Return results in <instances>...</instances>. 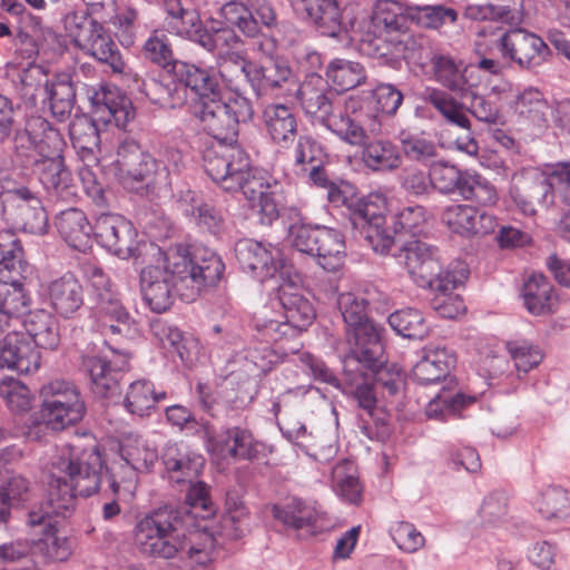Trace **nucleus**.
Returning a JSON list of instances; mask_svg holds the SVG:
<instances>
[{
	"label": "nucleus",
	"mask_w": 570,
	"mask_h": 570,
	"mask_svg": "<svg viewBox=\"0 0 570 570\" xmlns=\"http://www.w3.org/2000/svg\"><path fill=\"white\" fill-rule=\"evenodd\" d=\"M161 458L170 479L177 483L196 480L205 465L200 454L177 443H168Z\"/></svg>",
	"instance_id": "29"
},
{
	"label": "nucleus",
	"mask_w": 570,
	"mask_h": 570,
	"mask_svg": "<svg viewBox=\"0 0 570 570\" xmlns=\"http://www.w3.org/2000/svg\"><path fill=\"white\" fill-rule=\"evenodd\" d=\"M139 473L141 472L118 455V459H115L107 468L108 487L111 493L115 495H119L121 492L132 494L137 487Z\"/></svg>",
	"instance_id": "61"
},
{
	"label": "nucleus",
	"mask_w": 570,
	"mask_h": 570,
	"mask_svg": "<svg viewBox=\"0 0 570 570\" xmlns=\"http://www.w3.org/2000/svg\"><path fill=\"white\" fill-rule=\"evenodd\" d=\"M405 266L411 278L420 286L428 287L434 281L442 278L454 265L443 269L438 248L421 240H412L393 254Z\"/></svg>",
	"instance_id": "18"
},
{
	"label": "nucleus",
	"mask_w": 570,
	"mask_h": 570,
	"mask_svg": "<svg viewBox=\"0 0 570 570\" xmlns=\"http://www.w3.org/2000/svg\"><path fill=\"white\" fill-rule=\"evenodd\" d=\"M52 515L58 517L47 504L29 512L28 523L31 527L43 525L42 537L33 541L31 553L45 561H63L70 554V547L66 537L58 535Z\"/></svg>",
	"instance_id": "20"
},
{
	"label": "nucleus",
	"mask_w": 570,
	"mask_h": 570,
	"mask_svg": "<svg viewBox=\"0 0 570 570\" xmlns=\"http://www.w3.org/2000/svg\"><path fill=\"white\" fill-rule=\"evenodd\" d=\"M167 28L175 35L199 43L207 51H214V40L204 28L197 10L185 8L181 0H168L165 3Z\"/></svg>",
	"instance_id": "25"
},
{
	"label": "nucleus",
	"mask_w": 570,
	"mask_h": 570,
	"mask_svg": "<svg viewBox=\"0 0 570 570\" xmlns=\"http://www.w3.org/2000/svg\"><path fill=\"white\" fill-rule=\"evenodd\" d=\"M456 362L455 355L445 347H429L413 366L414 380L422 385L434 384L445 380Z\"/></svg>",
	"instance_id": "33"
},
{
	"label": "nucleus",
	"mask_w": 570,
	"mask_h": 570,
	"mask_svg": "<svg viewBox=\"0 0 570 570\" xmlns=\"http://www.w3.org/2000/svg\"><path fill=\"white\" fill-rule=\"evenodd\" d=\"M47 505L57 515L67 517L76 498L96 493L102 481V459L96 446L66 445L52 459Z\"/></svg>",
	"instance_id": "4"
},
{
	"label": "nucleus",
	"mask_w": 570,
	"mask_h": 570,
	"mask_svg": "<svg viewBox=\"0 0 570 570\" xmlns=\"http://www.w3.org/2000/svg\"><path fill=\"white\" fill-rule=\"evenodd\" d=\"M298 8L322 36L338 38L352 26L344 19L338 0H299Z\"/></svg>",
	"instance_id": "24"
},
{
	"label": "nucleus",
	"mask_w": 570,
	"mask_h": 570,
	"mask_svg": "<svg viewBox=\"0 0 570 570\" xmlns=\"http://www.w3.org/2000/svg\"><path fill=\"white\" fill-rule=\"evenodd\" d=\"M0 396L12 412L26 413L32 407L33 396L29 387L12 376L0 381Z\"/></svg>",
	"instance_id": "63"
},
{
	"label": "nucleus",
	"mask_w": 570,
	"mask_h": 570,
	"mask_svg": "<svg viewBox=\"0 0 570 570\" xmlns=\"http://www.w3.org/2000/svg\"><path fill=\"white\" fill-rule=\"evenodd\" d=\"M41 99L56 118L66 119L71 114L76 101V89L71 76L59 73L50 78Z\"/></svg>",
	"instance_id": "36"
},
{
	"label": "nucleus",
	"mask_w": 570,
	"mask_h": 570,
	"mask_svg": "<svg viewBox=\"0 0 570 570\" xmlns=\"http://www.w3.org/2000/svg\"><path fill=\"white\" fill-rule=\"evenodd\" d=\"M372 26L379 37H389L407 29V17L399 3L380 1L372 14Z\"/></svg>",
	"instance_id": "49"
},
{
	"label": "nucleus",
	"mask_w": 570,
	"mask_h": 570,
	"mask_svg": "<svg viewBox=\"0 0 570 570\" xmlns=\"http://www.w3.org/2000/svg\"><path fill=\"white\" fill-rule=\"evenodd\" d=\"M39 180L53 199L69 200L76 195L70 171L63 160H36Z\"/></svg>",
	"instance_id": "35"
},
{
	"label": "nucleus",
	"mask_w": 570,
	"mask_h": 570,
	"mask_svg": "<svg viewBox=\"0 0 570 570\" xmlns=\"http://www.w3.org/2000/svg\"><path fill=\"white\" fill-rule=\"evenodd\" d=\"M204 168L210 179L228 193L242 191L259 216L262 225L269 226L279 217L277 183L250 167L248 155L239 146H223L207 150Z\"/></svg>",
	"instance_id": "3"
},
{
	"label": "nucleus",
	"mask_w": 570,
	"mask_h": 570,
	"mask_svg": "<svg viewBox=\"0 0 570 570\" xmlns=\"http://www.w3.org/2000/svg\"><path fill=\"white\" fill-rule=\"evenodd\" d=\"M480 37H490L503 61L509 66L517 65L523 70H534L542 66L550 49L542 38L522 28L505 30L499 27H483Z\"/></svg>",
	"instance_id": "9"
},
{
	"label": "nucleus",
	"mask_w": 570,
	"mask_h": 570,
	"mask_svg": "<svg viewBox=\"0 0 570 570\" xmlns=\"http://www.w3.org/2000/svg\"><path fill=\"white\" fill-rule=\"evenodd\" d=\"M7 199L19 198L22 204L18 205L23 229L31 234H43L47 229L48 217L45 208L38 198L27 187H19L7 190Z\"/></svg>",
	"instance_id": "41"
},
{
	"label": "nucleus",
	"mask_w": 570,
	"mask_h": 570,
	"mask_svg": "<svg viewBox=\"0 0 570 570\" xmlns=\"http://www.w3.org/2000/svg\"><path fill=\"white\" fill-rule=\"evenodd\" d=\"M389 324L401 336L423 340L429 334V325L421 311L406 307L389 316Z\"/></svg>",
	"instance_id": "57"
},
{
	"label": "nucleus",
	"mask_w": 570,
	"mask_h": 570,
	"mask_svg": "<svg viewBox=\"0 0 570 570\" xmlns=\"http://www.w3.org/2000/svg\"><path fill=\"white\" fill-rule=\"evenodd\" d=\"M442 220L452 232L464 236L488 235L497 227L493 215L470 205L449 206Z\"/></svg>",
	"instance_id": "26"
},
{
	"label": "nucleus",
	"mask_w": 570,
	"mask_h": 570,
	"mask_svg": "<svg viewBox=\"0 0 570 570\" xmlns=\"http://www.w3.org/2000/svg\"><path fill=\"white\" fill-rule=\"evenodd\" d=\"M102 303L96 311L105 334L128 335L130 332V315L119 301H110V295L104 293Z\"/></svg>",
	"instance_id": "54"
},
{
	"label": "nucleus",
	"mask_w": 570,
	"mask_h": 570,
	"mask_svg": "<svg viewBox=\"0 0 570 570\" xmlns=\"http://www.w3.org/2000/svg\"><path fill=\"white\" fill-rule=\"evenodd\" d=\"M264 128L273 144L288 148L297 136L298 120L294 111L283 104H269L262 114Z\"/></svg>",
	"instance_id": "28"
},
{
	"label": "nucleus",
	"mask_w": 570,
	"mask_h": 570,
	"mask_svg": "<svg viewBox=\"0 0 570 570\" xmlns=\"http://www.w3.org/2000/svg\"><path fill=\"white\" fill-rule=\"evenodd\" d=\"M26 333L37 347L56 350L60 344L59 324L55 316L46 311L31 313L24 321Z\"/></svg>",
	"instance_id": "44"
},
{
	"label": "nucleus",
	"mask_w": 570,
	"mask_h": 570,
	"mask_svg": "<svg viewBox=\"0 0 570 570\" xmlns=\"http://www.w3.org/2000/svg\"><path fill=\"white\" fill-rule=\"evenodd\" d=\"M468 273L464 264L455 263L454 269H449L442 278L428 286L434 293L431 306L441 317L454 318L464 312L463 299L454 289L463 284Z\"/></svg>",
	"instance_id": "23"
},
{
	"label": "nucleus",
	"mask_w": 570,
	"mask_h": 570,
	"mask_svg": "<svg viewBox=\"0 0 570 570\" xmlns=\"http://www.w3.org/2000/svg\"><path fill=\"white\" fill-rule=\"evenodd\" d=\"M362 150L364 165L373 171H392L402 164V156L399 147L389 139L370 138Z\"/></svg>",
	"instance_id": "42"
},
{
	"label": "nucleus",
	"mask_w": 570,
	"mask_h": 570,
	"mask_svg": "<svg viewBox=\"0 0 570 570\" xmlns=\"http://www.w3.org/2000/svg\"><path fill=\"white\" fill-rule=\"evenodd\" d=\"M383 331V327L372 320L345 331L351 353L345 358L344 372H352L353 366L363 370H375L383 365L385 362L382 341Z\"/></svg>",
	"instance_id": "15"
},
{
	"label": "nucleus",
	"mask_w": 570,
	"mask_h": 570,
	"mask_svg": "<svg viewBox=\"0 0 570 570\" xmlns=\"http://www.w3.org/2000/svg\"><path fill=\"white\" fill-rule=\"evenodd\" d=\"M324 127L342 141L357 147L382 134L379 114L372 110L368 102L357 97H350L343 108L340 106Z\"/></svg>",
	"instance_id": "10"
},
{
	"label": "nucleus",
	"mask_w": 570,
	"mask_h": 570,
	"mask_svg": "<svg viewBox=\"0 0 570 570\" xmlns=\"http://www.w3.org/2000/svg\"><path fill=\"white\" fill-rule=\"evenodd\" d=\"M558 193L570 205V163L553 165L548 174H534L524 179L522 193L514 196L515 202L528 214H534L537 206L549 207Z\"/></svg>",
	"instance_id": "12"
},
{
	"label": "nucleus",
	"mask_w": 570,
	"mask_h": 570,
	"mask_svg": "<svg viewBox=\"0 0 570 570\" xmlns=\"http://www.w3.org/2000/svg\"><path fill=\"white\" fill-rule=\"evenodd\" d=\"M167 397L166 392H156L154 384L148 380L132 382L126 393L124 405L131 414L148 415L157 402Z\"/></svg>",
	"instance_id": "51"
},
{
	"label": "nucleus",
	"mask_w": 570,
	"mask_h": 570,
	"mask_svg": "<svg viewBox=\"0 0 570 570\" xmlns=\"http://www.w3.org/2000/svg\"><path fill=\"white\" fill-rule=\"evenodd\" d=\"M521 296L527 311L535 316L547 315L553 312L556 297L553 286L541 274L531 275L523 284Z\"/></svg>",
	"instance_id": "40"
},
{
	"label": "nucleus",
	"mask_w": 570,
	"mask_h": 570,
	"mask_svg": "<svg viewBox=\"0 0 570 570\" xmlns=\"http://www.w3.org/2000/svg\"><path fill=\"white\" fill-rule=\"evenodd\" d=\"M289 219L287 239L295 249L316 258L327 272H337L344 265L346 245L341 230L304 223L296 208L289 209Z\"/></svg>",
	"instance_id": "7"
},
{
	"label": "nucleus",
	"mask_w": 570,
	"mask_h": 570,
	"mask_svg": "<svg viewBox=\"0 0 570 570\" xmlns=\"http://www.w3.org/2000/svg\"><path fill=\"white\" fill-rule=\"evenodd\" d=\"M540 515L548 521H561L570 515L568 492L559 487H549L533 501Z\"/></svg>",
	"instance_id": "53"
},
{
	"label": "nucleus",
	"mask_w": 570,
	"mask_h": 570,
	"mask_svg": "<svg viewBox=\"0 0 570 570\" xmlns=\"http://www.w3.org/2000/svg\"><path fill=\"white\" fill-rule=\"evenodd\" d=\"M78 48L94 57L99 62L109 66L112 72L122 73L125 71L126 63L118 46L111 38L109 31L101 23L94 29L90 37H88Z\"/></svg>",
	"instance_id": "34"
},
{
	"label": "nucleus",
	"mask_w": 570,
	"mask_h": 570,
	"mask_svg": "<svg viewBox=\"0 0 570 570\" xmlns=\"http://www.w3.org/2000/svg\"><path fill=\"white\" fill-rule=\"evenodd\" d=\"M279 304L284 311L285 321L291 324L297 334L306 330L315 318V311L312 303L297 292L282 289Z\"/></svg>",
	"instance_id": "48"
},
{
	"label": "nucleus",
	"mask_w": 570,
	"mask_h": 570,
	"mask_svg": "<svg viewBox=\"0 0 570 570\" xmlns=\"http://www.w3.org/2000/svg\"><path fill=\"white\" fill-rule=\"evenodd\" d=\"M435 80L461 98L473 87L468 80V69L461 70L451 56L433 55L430 59Z\"/></svg>",
	"instance_id": "43"
},
{
	"label": "nucleus",
	"mask_w": 570,
	"mask_h": 570,
	"mask_svg": "<svg viewBox=\"0 0 570 570\" xmlns=\"http://www.w3.org/2000/svg\"><path fill=\"white\" fill-rule=\"evenodd\" d=\"M45 294L50 307L63 318L72 317L83 305V288L70 273L51 281Z\"/></svg>",
	"instance_id": "27"
},
{
	"label": "nucleus",
	"mask_w": 570,
	"mask_h": 570,
	"mask_svg": "<svg viewBox=\"0 0 570 570\" xmlns=\"http://www.w3.org/2000/svg\"><path fill=\"white\" fill-rule=\"evenodd\" d=\"M116 165L121 185L130 190H145L160 175L156 157L144 151L135 141H124L117 149Z\"/></svg>",
	"instance_id": "14"
},
{
	"label": "nucleus",
	"mask_w": 570,
	"mask_h": 570,
	"mask_svg": "<svg viewBox=\"0 0 570 570\" xmlns=\"http://www.w3.org/2000/svg\"><path fill=\"white\" fill-rule=\"evenodd\" d=\"M218 72L226 86L234 92H238L244 85L252 87V70L254 62L236 51H226L217 60Z\"/></svg>",
	"instance_id": "45"
},
{
	"label": "nucleus",
	"mask_w": 570,
	"mask_h": 570,
	"mask_svg": "<svg viewBox=\"0 0 570 570\" xmlns=\"http://www.w3.org/2000/svg\"><path fill=\"white\" fill-rule=\"evenodd\" d=\"M109 354L82 357V367L88 373L92 392L100 397H110L119 393L122 373L128 370L129 356L114 348Z\"/></svg>",
	"instance_id": "17"
},
{
	"label": "nucleus",
	"mask_w": 570,
	"mask_h": 570,
	"mask_svg": "<svg viewBox=\"0 0 570 570\" xmlns=\"http://www.w3.org/2000/svg\"><path fill=\"white\" fill-rule=\"evenodd\" d=\"M475 401L472 396H465L461 393H452L443 389L426 405L425 414L429 419L448 420L454 416L465 404Z\"/></svg>",
	"instance_id": "60"
},
{
	"label": "nucleus",
	"mask_w": 570,
	"mask_h": 570,
	"mask_svg": "<svg viewBox=\"0 0 570 570\" xmlns=\"http://www.w3.org/2000/svg\"><path fill=\"white\" fill-rule=\"evenodd\" d=\"M430 179L432 190L436 189L442 194H452L462 191V181L468 173H462L454 165L445 163H433L430 165Z\"/></svg>",
	"instance_id": "62"
},
{
	"label": "nucleus",
	"mask_w": 570,
	"mask_h": 570,
	"mask_svg": "<svg viewBox=\"0 0 570 570\" xmlns=\"http://www.w3.org/2000/svg\"><path fill=\"white\" fill-rule=\"evenodd\" d=\"M135 83L138 91L155 105L164 108H175L183 104L184 98L180 95V89L174 81L164 82L155 77L145 79L136 77Z\"/></svg>",
	"instance_id": "50"
},
{
	"label": "nucleus",
	"mask_w": 570,
	"mask_h": 570,
	"mask_svg": "<svg viewBox=\"0 0 570 570\" xmlns=\"http://www.w3.org/2000/svg\"><path fill=\"white\" fill-rule=\"evenodd\" d=\"M41 415L47 426L60 431L80 422L86 404L79 389L71 382L53 380L40 389Z\"/></svg>",
	"instance_id": "11"
},
{
	"label": "nucleus",
	"mask_w": 570,
	"mask_h": 570,
	"mask_svg": "<svg viewBox=\"0 0 570 570\" xmlns=\"http://www.w3.org/2000/svg\"><path fill=\"white\" fill-rule=\"evenodd\" d=\"M21 242L12 230L0 232V332L28 313L30 296L23 281L29 273Z\"/></svg>",
	"instance_id": "6"
},
{
	"label": "nucleus",
	"mask_w": 570,
	"mask_h": 570,
	"mask_svg": "<svg viewBox=\"0 0 570 570\" xmlns=\"http://www.w3.org/2000/svg\"><path fill=\"white\" fill-rule=\"evenodd\" d=\"M292 69L282 58H268L262 65L254 62L252 70V89L257 96L283 87L289 80Z\"/></svg>",
	"instance_id": "39"
},
{
	"label": "nucleus",
	"mask_w": 570,
	"mask_h": 570,
	"mask_svg": "<svg viewBox=\"0 0 570 570\" xmlns=\"http://www.w3.org/2000/svg\"><path fill=\"white\" fill-rule=\"evenodd\" d=\"M510 106L522 119L539 128L547 126L551 106L538 88L530 86L519 90Z\"/></svg>",
	"instance_id": "38"
},
{
	"label": "nucleus",
	"mask_w": 570,
	"mask_h": 570,
	"mask_svg": "<svg viewBox=\"0 0 570 570\" xmlns=\"http://www.w3.org/2000/svg\"><path fill=\"white\" fill-rule=\"evenodd\" d=\"M272 513L277 521L294 530L313 528L320 518L316 504L299 498L273 505Z\"/></svg>",
	"instance_id": "37"
},
{
	"label": "nucleus",
	"mask_w": 570,
	"mask_h": 570,
	"mask_svg": "<svg viewBox=\"0 0 570 570\" xmlns=\"http://www.w3.org/2000/svg\"><path fill=\"white\" fill-rule=\"evenodd\" d=\"M224 271L223 259L208 247L176 244L165 250L158 248L156 264L140 273L142 298L153 312L164 313L176 295L193 302L204 288L216 286Z\"/></svg>",
	"instance_id": "2"
},
{
	"label": "nucleus",
	"mask_w": 570,
	"mask_h": 570,
	"mask_svg": "<svg viewBox=\"0 0 570 570\" xmlns=\"http://www.w3.org/2000/svg\"><path fill=\"white\" fill-rule=\"evenodd\" d=\"M327 85L320 75L312 73L299 85L296 92L306 116L317 119L323 126L340 107L336 95Z\"/></svg>",
	"instance_id": "21"
},
{
	"label": "nucleus",
	"mask_w": 570,
	"mask_h": 570,
	"mask_svg": "<svg viewBox=\"0 0 570 570\" xmlns=\"http://www.w3.org/2000/svg\"><path fill=\"white\" fill-rule=\"evenodd\" d=\"M332 482L334 491L343 500L356 504L362 498V487L356 474L353 462L342 460L332 470Z\"/></svg>",
	"instance_id": "56"
},
{
	"label": "nucleus",
	"mask_w": 570,
	"mask_h": 570,
	"mask_svg": "<svg viewBox=\"0 0 570 570\" xmlns=\"http://www.w3.org/2000/svg\"><path fill=\"white\" fill-rule=\"evenodd\" d=\"M356 97L368 102L381 119L382 114L395 115L403 102V94L391 83H380L373 90L363 91Z\"/></svg>",
	"instance_id": "58"
},
{
	"label": "nucleus",
	"mask_w": 570,
	"mask_h": 570,
	"mask_svg": "<svg viewBox=\"0 0 570 570\" xmlns=\"http://www.w3.org/2000/svg\"><path fill=\"white\" fill-rule=\"evenodd\" d=\"M94 235L104 248L121 259L137 255V230L131 222L119 214H99L95 222Z\"/></svg>",
	"instance_id": "16"
},
{
	"label": "nucleus",
	"mask_w": 570,
	"mask_h": 570,
	"mask_svg": "<svg viewBox=\"0 0 570 570\" xmlns=\"http://www.w3.org/2000/svg\"><path fill=\"white\" fill-rule=\"evenodd\" d=\"M327 83L337 91H347L365 81V70L358 62L336 58L326 68Z\"/></svg>",
	"instance_id": "52"
},
{
	"label": "nucleus",
	"mask_w": 570,
	"mask_h": 570,
	"mask_svg": "<svg viewBox=\"0 0 570 570\" xmlns=\"http://www.w3.org/2000/svg\"><path fill=\"white\" fill-rule=\"evenodd\" d=\"M118 455L142 473L149 472L158 459L156 450L138 436L124 439L119 444Z\"/></svg>",
	"instance_id": "55"
},
{
	"label": "nucleus",
	"mask_w": 570,
	"mask_h": 570,
	"mask_svg": "<svg viewBox=\"0 0 570 570\" xmlns=\"http://www.w3.org/2000/svg\"><path fill=\"white\" fill-rule=\"evenodd\" d=\"M423 98L442 115L446 122L470 130L471 121L465 114L466 108L449 92L436 88H426Z\"/></svg>",
	"instance_id": "47"
},
{
	"label": "nucleus",
	"mask_w": 570,
	"mask_h": 570,
	"mask_svg": "<svg viewBox=\"0 0 570 570\" xmlns=\"http://www.w3.org/2000/svg\"><path fill=\"white\" fill-rule=\"evenodd\" d=\"M188 483L184 505L166 504L151 510L137 521L134 540L142 554L164 560L188 559L197 566H207L213 561V534L190 529L197 519H208L215 512L208 487L197 479Z\"/></svg>",
	"instance_id": "1"
},
{
	"label": "nucleus",
	"mask_w": 570,
	"mask_h": 570,
	"mask_svg": "<svg viewBox=\"0 0 570 570\" xmlns=\"http://www.w3.org/2000/svg\"><path fill=\"white\" fill-rule=\"evenodd\" d=\"M400 144L403 154L410 160L423 165H431L435 161L438 156V146L434 141L419 135L401 132Z\"/></svg>",
	"instance_id": "64"
},
{
	"label": "nucleus",
	"mask_w": 570,
	"mask_h": 570,
	"mask_svg": "<svg viewBox=\"0 0 570 570\" xmlns=\"http://www.w3.org/2000/svg\"><path fill=\"white\" fill-rule=\"evenodd\" d=\"M39 367L40 353L27 334L12 331L0 341V368L29 374Z\"/></svg>",
	"instance_id": "22"
},
{
	"label": "nucleus",
	"mask_w": 570,
	"mask_h": 570,
	"mask_svg": "<svg viewBox=\"0 0 570 570\" xmlns=\"http://www.w3.org/2000/svg\"><path fill=\"white\" fill-rule=\"evenodd\" d=\"M181 212L202 229L213 235L224 230L225 219L220 210L206 203L203 197L194 190L181 191L178 198Z\"/></svg>",
	"instance_id": "32"
},
{
	"label": "nucleus",
	"mask_w": 570,
	"mask_h": 570,
	"mask_svg": "<svg viewBox=\"0 0 570 570\" xmlns=\"http://www.w3.org/2000/svg\"><path fill=\"white\" fill-rule=\"evenodd\" d=\"M153 331L169 354L178 356L184 364L193 362L197 350L196 340L186 336L178 327L167 323L154 324Z\"/></svg>",
	"instance_id": "46"
},
{
	"label": "nucleus",
	"mask_w": 570,
	"mask_h": 570,
	"mask_svg": "<svg viewBox=\"0 0 570 570\" xmlns=\"http://www.w3.org/2000/svg\"><path fill=\"white\" fill-rule=\"evenodd\" d=\"M87 97L95 119L80 117L69 126L72 146L85 164V167L79 171L85 184L89 181L92 175L89 167L98 164L97 151L99 150L100 136L96 121L126 128L135 116L131 101L121 95L116 87H90L87 89Z\"/></svg>",
	"instance_id": "5"
},
{
	"label": "nucleus",
	"mask_w": 570,
	"mask_h": 570,
	"mask_svg": "<svg viewBox=\"0 0 570 570\" xmlns=\"http://www.w3.org/2000/svg\"><path fill=\"white\" fill-rule=\"evenodd\" d=\"M385 203L381 196L360 199L351 214V223L364 243L380 255L390 254L396 244V230L385 226Z\"/></svg>",
	"instance_id": "13"
},
{
	"label": "nucleus",
	"mask_w": 570,
	"mask_h": 570,
	"mask_svg": "<svg viewBox=\"0 0 570 570\" xmlns=\"http://www.w3.org/2000/svg\"><path fill=\"white\" fill-rule=\"evenodd\" d=\"M55 225L60 237L71 248L85 253L91 247L94 227L81 209L71 207L60 212Z\"/></svg>",
	"instance_id": "30"
},
{
	"label": "nucleus",
	"mask_w": 570,
	"mask_h": 570,
	"mask_svg": "<svg viewBox=\"0 0 570 570\" xmlns=\"http://www.w3.org/2000/svg\"><path fill=\"white\" fill-rule=\"evenodd\" d=\"M193 114L200 122L202 128L223 146H235L239 125L248 122L254 117L252 101L240 95H233L226 99L214 95L204 101H196Z\"/></svg>",
	"instance_id": "8"
},
{
	"label": "nucleus",
	"mask_w": 570,
	"mask_h": 570,
	"mask_svg": "<svg viewBox=\"0 0 570 570\" xmlns=\"http://www.w3.org/2000/svg\"><path fill=\"white\" fill-rule=\"evenodd\" d=\"M235 256L240 268L259 282L274 277L283 266L279 247L250 238L239 239L235 244Z\"/></svg>",
	"instance_id": "19"
},
{
	"label": "nucleus",
	"mask_w": 570,
	"mask_h": 570,
	"mask_svg": "<svg viewBox=\"0 0 570 570\" xmlns=\"http://www.w3.org/2000/svg\"><path fill=\"white\" fill-rule=\"evenodd\" d=\"M345 374L350 385L354 387L352 394L358 406L372 416L377 405V387L375 386L374 380L360 367L355 366H353L352 372H345Z\"/></svg>",
	"instance_id": "59"
},
{
	"label": "nucleus",
	"mask_w": 570,
	"mask_h": 570,
	"mask_svg": "<svg viewBox=\"0 0 570 570\" xmlns=\"http://www.w3.org/2000/svg\"><path fill=\"white\" fill-rule=\"evenodd\" d=\"M171 72L178 83L195 92L198 101L220 94L218 80L212 69L180 60L174 62Z\"/></svg>",
	"instance_id": "31"
}]
</instances>
